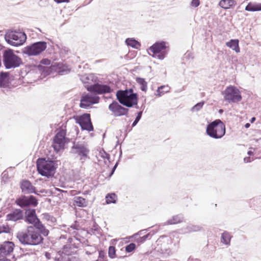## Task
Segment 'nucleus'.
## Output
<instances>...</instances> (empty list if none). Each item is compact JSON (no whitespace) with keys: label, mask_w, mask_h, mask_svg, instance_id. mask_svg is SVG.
Listing matches in <instances>:
<instances>
[{"label":"nucleus","mask_w":261,"mask_h":261,"mask_svg":"<svg viewBox=\"0 0 261 261\" xmlns=\"http://www.w3.org/2000/svg\"><path fill=\"white\" fill-rule=\"evenodd\" d=\"M19 241L24 244L36 245L41 243L43 238L33 226H29L25 232H20L17 236Z\"/></svg>","instance_id":"f257e3e1"},{"label":"nucleus","mask_w":261,"mask_h":261,"mask_svg":"<svg viewBox=\"0 0 261 261\" xmlns=\"http://www.w3.org/2000/svg\"><path fill=\"white\" fill-rule=\"evenodd\" d=\"M117 98L120 103L132 107L138 103V95L133 92L132 89L125 90H119L116 93Z\"/></svg>","instance_id":"f03ea898"},{"label":"nucleus","mask_w":261,"mask_h":261,"mask_svg":"<svg viewBox=\"0 0 261 261\" xmlns=\"http://www.w3.org/2000/svg\"><path fill=\"white\" fill-rule=\"evenodd\" d=\"M206 132L212 138H221L225 134V125L220 119H216L207 125Z\"/></svg>","instance_id":"7ed1b4c3"},{"label":"nucleus","mask_w":261,"mask_h":261,"mask_svg":"<svg viewBox=\"0 0 261 261\" xmlns=\"http://www.w3.org/2000/svg\"><path fill=\"white\" fill-rule=\"evenodd\" d=\"M37 168L39 173L48 177L53 176L56 169L53 161H46L42 158L37 160Z\"/></svg>","instance_id":"20e7f679"},{"label":"nucleus","mask_w":261,"mask_h":261,"mask_svg":"<svg viewBox=\"0 0 261 261\" xmlns=\"http://www.w3.org/2000/svg\"><path fill=\"white\" fill-rule=\"evenodd\" d=\"M69 142V139L66 137V129L60 128L54 136L51 146L54 151L58 153L65 148V145Z\"/></svg>","instance_id":"39448f33"},{"label":"nucleus","mask_w":261,"mask_h":261,"mask_svg":"<svg viewBox=\"0 0 261 261\" xmlns=\"http://www.w3.org/2000/svg\"><path fill=\"white\" fill-rule=\"evenodd\" d=\"M25 214L27 222L33 224L44 236H47L48 234V230L45 228L44 226L37 218L35 210H28L25 212Z\"/></svg>","instance_id":"423d86ee"},{"label":"nucleus","mask_w":261,"mask_h":261,"mask_svg":"<svg viewBox=\"0 0 261 261\" xmlns=\"http://www.w3.org/2000/svg\"><path fill=\"white\" fill-rule=\"evenodd\" d=\"M3 58L4 64L7 69L18 67L22 63L21 59L12 49L5 50Z\"/></svg>","instance_id":"0eeeda50"},{"label":"nucleus","mask_w":261,"mask_h":261,"mask_svg":"<svg viewBox=\"0 0 261 261\" xmlns=\"http://www.w3.org/2000/svg\"><path fill=\"white\" fill-rule=\"evenodd\" d=\"M168 47L166 42H157L149 48L148 53L153 57L163 59L167 54Z\"/></svg>","instance_id":"6e6552de"},{"label":"nucleus","mask_w":261,"mask_h":261,"mask_svg":"<svg viewBox=\"0 0 261 261\" xmlns=\"http://www.w3.org/2000/svg\"><path fill=\"white\" fill-rule=\"evenodd\" d=\"M27 36L24 33L10 31L6 35V40L8 43L13 46L22 45L26 40Z\"/></svg>","instance_id":"1a4fd4ad"},{"label":"nucleus","mask_w":261,"mask_h":261,"mask_svg":"<svg viewBox=\"0 0 261 261\" xmlns=\"http://www.w3.org/2000/svg\"><path fill=\"white\" fill-rule=\"evenodd\" d=\"M223 95L225 100L229 103L238 102L242 99L240 90L233 86L227 87L223 91Z\"/></svg>","instance_id":"9d476101"},{"label":"nucleus","mask_w":261,"mask_h":261,"mask_svg":"<svg viewBox=\"0 0 261 261\" xmlns=\"http://www.w3.org/2000/svg\"><path fill=\"white\" fill-rule=\"evenodd\" d=\"M76 123H78L82 129L86 130L88 132L93 131L94 129L90 114L85 113L80 116L73 117Z\"/></svg>","instance_id":"9b49d317"},{"label":"nucleus","mask_w":261,"mask_h":261,"mask_svg":"<svg viewBox=\"0 0 261 261\" xmlns=\"http://www.w3.org/2000/svg\"><path fill=\"white\" fill-rule=\"evenodd\" d=\"M87 90L90 92L96 94H108L113 91V89L109 85L99 83L94 84L88 86Z\"/></svg>","instance_id":"f8f14e48"},{"label":"nucleus","mask_w":261,"mask_h":261,"mask_svg":"<svg viewBox=\"0 0 261 261\" xmlns=\"http://www.w3.org/2000/svg\"><path fill=\"white\" fill-rule=\"evenodd\" d=\"M47 47L45 42H38L25 47V53L29 56H36L43 51Z\"/></svg>","instance_id":"ddd939ff"},{"label":"nucleus","mask_w":261,"mask_h":261,"mask_svg":"<svg viewBox=\"0 0 261 261\" xmlns=\"http://www.w3.org/2000/svg\"><path fill=\"white\" fill-rule=\"evenodd\" d=\"M109 109L115 117L126 115L128 112V109L123 107L116 101H113L109 105Z\"/></svg>","instance_id":"4468645a"},{"label":"nucleus","mask_w":261,"mask_h":261,"mask_svg":"<svg viewBox=\"0 0 261 261\" xmlns=\"http://www.w3.org/2000/svg\"><path fill=\"white\" fill-rule=\"evenodd\" d=\"M99 100L98 96L86 94L81 97L80 106L81 108H86L92 104L98 103Z\"/></svg>","instance_id":"2eb2a0df"},{"label":"nucleus","mask_w":261,"mask_h":261,"mask_svg":"<svg viewBox=\"0 0 261 261\" xmlns=\"http://www.w3.org/2000/svg\"><path fill=\"white\" fill-rule=\"evenodd\" d=\"M16 203L21 207L27 206L30 205L35 206L38 204L37 199L33 196H30L29 197L23 196L17 199Z\"/></svg>","instance_id":"dca6fc26"},{"label":"nucleus","mask_w":261,"mask_h":261,"mask_svg":"<svg viewBox=\"0 0 261 261\" xmlns=\"http://www.w3.org/2000/svg\"><path fill=\"white\" fill-rule=\"evenodd\" d=\"M14 244L12 242L6 241L0 245V257H4L13 252Z\"/></svg>","instance_id":"f3484780"},{"label":"nucleus","mask_w":261,"mask_h":261,"mask_svg":"<svg viewBox=\"0 0 261 261\" xmlns=\"http://www.w3.org/2000/svg\"><path fill=\"white\" fill-rule=\"evenodd\" d=\"M22 191L26 194L35 193V188L28 180H24L21 183Z\"/></svg>","instance_id":"a211bd4d"},{"label":"nucleus","mask_w":261,"mask_h":261,"mask_svg":"<svg viewBox=\"0 0 261 261\" xmlns=\"http://www.w3.org/2000/svg\"><path fill=\"white\" fill-rule=\"evenodd\" d=\"M75 149V153L81 157H86L88 153V150L84 145L77 144L73 146Z\"/></svg>","instance_id":"6ab92c4d"},{"label":"nucleus","mask_w":261,"mask_h":261,"mask_svg":"<svg viewBox=\"0 0 261 261\" xmlns=\"http://www.w3.org/2000/svg\"><path fill=\"white\" fill-rule=\"evenodd\" d=\"M236 4L234 0H221L219 5L224 9H228L234 7Z\"/></svg>","instance_id":"aec40b11"},{"label":"nucleus","mask_w":261,"mask_h":261,"mask_svg":"<svg viewBox=\"0 0 261 261\" xmlns=\"http://www.w3.org/2000/svg\"><path fill=\"white\" fill-rule=\"evenodd\" d=\"M238 39H231L229 42L226 43L227 46L234 50L237 53H239L240 51V48L239 45Z\"/></svg>","instance_id":"412c9836"},{"label":"nucleus","mask_w":261,"mask_h":261,"mask_svg":"<svg viewBox=\"0 0 261 261\" xmlns=\"http://www.w3.org/2000/svg\"><path fill=\"white\" fill-rule=\"evenodd\" d=\"M73 202L75 205L79 207H86L88 204L87 200L80 196L75 197Z\"/></svg>","instance_id":"4be33fe9"},{"label":"nucleus","mask_w":261,"mask_h":261,"mask_svg":"<svg viewBox=\"0 0 261 261\" xmlns=\"http://www.w3.org/2000/svg\"><path fill=\"white\" fill-rule=\"evenodd\" d=\"M245 10L248 11H261V3H249L246 6Z\"/></svg>","instance_id":"5701e85b"},{"label":"nucleus","mask_w":261,"mask_h":261,"mask_svg":"<svg viewBox=\"0 0 261 261\" xmlns=\"http://www.w3.org/2000/svg\"><path fill=\"white\" fill-rule=\"evenodd\" d=\"M184 220V218L180 215H177L173 216L167 221V224L172 225L181 223Z\"/></svg>","instance_id":"b1692460"},{"label":"nucleus","mask_w":261,"mask_h":261,"mask_svg":"<svg viewBox=\"0 0 261 261\" xmlns=\"http://www.w3.org/2000/svg\"><path fill=\"white\" fill-rule=\"evenodd\" d=\"M22 217L21 211L15 212L7 215V219L9 220L17 221L21 219Z\"/></svg>","instance_id":"393cba45"},{"label":"nucleus","mask_w":261,"mask_h":261,"mask_svg":"<svg viewBox=\"0 0 261 261\" xmlns=\"http://www.w3.org/2000/svg\"><path fill=\"white\" fill-rule=\"evenodd\" d=\"M136 81L140 86V89L143 92H146L147 90V82L144 79L137 77L136 79Z\"/></svg>","instance_id":"a878e982"},{"label":"nucleus","mask_w":261,"mask_h":261,"mask_svg":"<svg viewBox=\"0 0 261 261\" xmlns=\"http://www.w3.org/2000/svg\"><path fill=\"white\" fill-rule=\"evenodd\" d=\"M170 88L168 86H161L156 90L155 95L160 97L169 91Z\"/></svg>","instance_id":"bb28decb"},{"label":"nucleus","mask_w":261,"mask_h":261,"mask_svg":"<svg viewBox=\"0 0 261 261\" xmlns=\"http://www.w3.org/2000/svg\"><path fill=\"white\" fill-rule=\"evenodd\" d=\"M125 42L127 45L135 48L138 49L141 46V44L138 41L132 38L127 39Z\"/></svg>","instance_id":"cd10ccee"},{"label":"nucleus","mask_w":261,"mask_h":261,"mask_svg":"<svg viewBox=\"0 0 261 261\" xmlns=\"http://www.w3.org/2000/svg\"><path fill=\"white\" fill-rule=\"evenodd\" d=\"M231 236L227 232H224L221 236V242L226 245H228L230 243Z\"/></svg>","instance_id":"c85d7f7f"},{"label":"nucleus","mask_w":261,"mask_h":261,"mask_svg":"<svg viewBox=\"0 0 261 261\" xmlns=\"http://www.w3.org/2000/svg\"><path fill=\"white\" fill-rule=\"evenodd\" d=\"M106 202L108 204L115 203L117 199V195L114 193L109 194L106 197Z\"/></svg>","instance_id":"c756f323"},{"label":"nucleus","mask_w":261,"mask_h":261,"mask_svg":"<svg viewBox=\"0 0 261 261\" xmlns=\"http://www.w3.org/2000/svg\"><path fill=\"white\" fill-rule=\"evenodd\" d=\"M109 256L111 258H114L116 257V249L114 246H110L108 251Z\"/></svg>","instance_id":"7c9ffc66"},{"label":"nucleus","mask_w":261,"mask_h":261,"mask_svg":"<svg viewBox=\"0 0 261 261\" xmlns=\"http://www.w3.org/2000/svg\"><path fill=\"white\" fill-rule=\"evenodd\" d=\"M8 72H1L0 74V83L3 84L6 82V79L9 76Z\"/></svg>","instance_id":"2f4dec72"},{"label":"nucleus","mask_w":261,"mask_h":261,"mask_svg":"<svg viewBox=\"0 0 261 261\" xmlns=\"http://www.w3.org/2000/svg\"><path fill=\"white\" fill-rule=\"evenodd\" d=\"M204 103V101L200 102L196 105H195L192 109L193 111H199L203 106Z\"/></svg>","instance_id":"473e14b6"},{"label":"nucleus","mask_w":261,"mask_h":261,"mask_svg":"<svg viewBox=\"0 0 261 261\" xmlns=\"http://www.w3.org/2000/svg\"><path fill=\"white\" fill-rule=\"evenodd\" d=\"M136 248V245L134 243H130L125 247V251L127 252H131Z\"/></svg>","instance_id":"72a5a7b5"},{"label":"nucleus","mask_w":261,"mask_h":261,"mask_svg":"<svg viewBox=\"0 0 261 261\" xmlns=\"http://www.w3.org/2000/svg\"><path fill=\"white\" fill-rule=\"evenodd\" d=\"M10 232V228L8 225L0 226V233L2 232L9 233Z\"/></svg>","instance_id":"f704fd0d"},{"label":"nucleus","mask_w":261,"mask_h":261,"mask_svg":"<svg viewBox=\"0 0 261 261\" xmlns=\"http://www.w3.org/2000/svg\"><path fill=\"white\" fill-rule=\"evenodd\" d=\"M142 114V111H140L138 113V115L136 118V119L135 120V121H134V122L133 123V126L136 125V124L138 122V121L140 120V119L141 118Z\"/></svg>","instance_id":"c9c22d12"},{"label":"nucleus","mask_w":261,"mask_h":261,"mask_svg":"<svg viewBox=\"0 0 261 261\" xmlns=\"http://www.w3.org/2000/svg\"><path fill=\"white\" fill-rule=\"evenodd\" d=\"M200 4L199 0H192L191 2V6L194 7H198Z\"/></svg>","instance_id":"e433bc0d"},{"label":"nucleus","mask_w":261,"mask_h":261,"mask_svg":"<svg viewBox=\"0 0 261 261\" xmlns=\"http://www.w3.org/2000/svg\"><path fill=\"white\" fill-rule=\"evenodd\" d=\"M50 63V61L48 59H44L41 61V63L43 65H49Z\"/></svg>","instance_id":"4c0bfd02"},{"label":"nucleus","mask_w":261,"mask_h":261,"mask_svg":"<svg viewBox=\"0 0 261 261\" xmlns=\"http://www.w3.org/2000/svg\"><path fill=\"white\" fill-rule=\"evenodd\" d=\"M100 154H101V156L102 157H103V158H106V159H109V157H110V155L109 154L107 153L106 152H105V151H103L102 152H100Z\"/></svg>","instance_id":"58836bf2"},{"label":"nucleus","mask_w":261,"mask_h":261,"mask_svg":"<svg viewBox=\"0 0 261 261\" xmlns=\"http://www.w3.org/2000/svg\"><path fill=\"white\" fill-rule=\"evenodd\" d=\"M105 257V253L104 251L100 250L99 251V258L103 259Z\"/></svg>","instance_id":"ea45409f"},{"label":"nucleus","mask_w":261,"mask_h":261,"mask_svg":"<svg viewBox=\"0 0 261 261\" xmlns=\"http://www.w3.org/2000/svg\"><path fill=\"white\" fill-rule=\"evenodd\" d=\"M57 3H61L64 2H68L69 0H54Z\"/></svg>","instance_id":"a19ab883"},{"label":"nucleus","mask_w":261,"mask_h":261,"mask_svg":"<svg viewBox=\"0 0 261 261\" xmlns=\"http://www.w3.org/2000/svg\"><path fill=\"white\" fill-rule=\"evenodd\" d=\"M250 124L249 123H247L246 124H245V127L246 128H248L250 126Z\"/></svg>","instance_id":"79ce46f5"},{"label":"nucleus","mask_w":261,"mask_h":261,"mask_svg":"<svg viewBox=\"0 0 261 261\" xmlns=\"http://www.w3.org/2000/svg\"><path fill=\"white\" fill-rule=\"evenodd\" d=\"M244 161L245 162H249V158H245L244 159Z\"/></svg>","instance_id":"37998d69"},{"label":"nucleus","mask_w":261,"mask_h":261,"mask_svg":"<svg viewBox=\"0 0 261 261\" xmlns=\"http://www.w3.org/2000/svg\"><path fill=\"white\" fill-rule=\"evenodd\" d=\"M248 154L249 155H252V154H253V152H252L251 151H249L248 152Z\"/></svg>","instance_id":"c03bdc74"},{"label":"nucleus","mask_w":261,"mask_h":261,"mask_svg":"<svg viewBox=\"0 0 261 261\" xmlns=\"http://www.w3.org/2000/svg\"><path fill=\"white\" fill-rule=\"evenodd\" d=\"M0 261H10L7 259H0Z\"/></svg>","instance_id":"a18cd8bd"},{"label":"nucleus","mask_w":261,"mask_h":261,"mask_svg":"<svg viewBox=\"0 0 261 261\" xmlns=\"http://www.w3.org/2000/svg\"><path fill=\"white\" fill-rule=\"evenodd\" d=\"M255 120V117H253L251 120V122H253L254 120Z\"/></svg>","instance_id":"49530a36"},{"label":"nucleus","mask_w":261,"mask_h":261,"mask_svg":"<svg viewBox=\"0 0 261 261\" xmlns=\"http://www.w3.org/2000/svg\"><path fill=\"white\" fill-rule=\"evenodd\" d=\"M114 170L112 171V172L111 173V174H113Z\"/></svg>","instance_id":"de8ad7c7"},{"label":"nucleus","mask_w":261,"mask_h":261,"mask_svg":"<svg viewBox=\"0 0 261 261\" xmlns=\"http://www.w3.org/2000/svg\"><path fill=\"white\" fill-rule=\"evenodd\" d=\"M115 168H116V166H114V168H113V170H114Z\"/></svg>","instance_id":"09e8293b"}]
</instances>
